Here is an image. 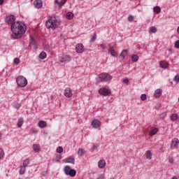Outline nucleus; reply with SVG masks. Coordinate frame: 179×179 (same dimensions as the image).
I'll return each instance as SVG.
<instances>
[{
    "label": "nucleus",
    "instance_id": "f257e3e1",
    "mask_svg": "<svg viewBox=\"0 0 179 179\" xmlns=\"http://www.w3.org/2000/svg\"><path fill=\"white\" fill-rule=\"evenodd\" d=\"M27 30V27L22 22H15L11 26L12 38H20V35L24 34Z\"/></svg>",
    "mask_w": 179,
    "mask_h": 179
},
{
    "label": "nucleus",
    "instance_id": "f03ea898",
    "mask_svg": "<svg viewBox=\"0 0 179 179\" xmlns=\"http://www.w3.org/2000/svg\"><path fill=\"white\" fill-rule=\"evenodd\" d=\"M45 26L47 29H52V30H55V29H58V27L61 26V24L57 17H50L49 19L45 22Z\"/></svg>",
    "mask_w": 179,
    "mask_h": 179
},
{
    "label": "nucleus",
    "instance_id": "7ed1b4c3",
    "mask_svg": "<svg viewBox=\"0 0 179 179\" xmlns=\"http://www.w3.org/2000/svg\"><path fill=\"white\" fill-rule=\"evenodd\" d=\"M16 83L20 86V87H26V86H27V79H26L23 76H19L16 78Z\"/></svg>",
    "mask_w": 179,
    "mask_h": 179
},
{
    "label": "nucleus",
    "instance_id": "20e7f679",
    "mask_svg": "<svg viewBox=\"0 0 179 179\" xmlns=\"http://www.w3.org/2000/svg\"><path fill=\"white\" fill-rule=\"evenodd\" d=\"M99 79L100 82H108V80L113 79V77L108 73H103L99 75Z\"/></svg>",
    "mask_w": 179,
    "mask_h": 179
},
{
    "label": "nucleus",
    "instance_id": "39448f33",
    "mask_svg": "<svg viewBox=\"0 0 179 179\" xmlns=\"http://www.w3.org/2000/svg\"><path fill=\"white\" fill-rule=\"evenodd\" d=\"M64 173L66 176H70V177H75V176H76V171L72 169L69 166L64 167Z\"/></svg>",
    "mask_w": 179,
    "mask_h": 179
},
{
    "label": "nucleus",
    "instance_id": "423d86ee",
    "mask_svg": "<svg viewBox=\"0 0 179 179\" xmlns=\"http://www.w3.org/2000/svg\"><path fill=\"white\" fill-rule=\"evenodd\" d=\"M64 96L67 99H71V97L73 96V93H72V90H71V88L69 87L65 88L64 91Z\"/></svg>",
    "mask_w": 179,
    "mask_h": 179
},
{
    "label": "nucleus",
    "instance_id": "0eeeda50",
    "mask_svg": "<svg viewBox=\"0 0 179 179\" xmlns=\"http://www.w3.org/2000/svg\"><path fill=\"white\" fill-rule=\"evenodd\" d=\"M91 125L92 128H94V129H97V128H100L101 126V122L100 120L95 119L92 121Z\"/></svg>",
    "mask_w": 179,
    "mask_h": 179
},
{
    "label": "nucleus",
    "instance_id": "6e6552de",
    "mask_svg": "<svg viewBox=\"0 0 179 179\" xmlns=\"http://www.w3.org/2000/svg\"><path fill=\"white\" fill-rule=\"evenodd\" d=\"M15 15H10L8 17H6V22L7 23V24L8 25H11L13 24V23H15Z\"/></svg>",
    "mask_w": 179,
    "mask_h": 179
},
{
    "label": "nucleus",
    "instance_id": "1a4fd4ad",
    "mask_svg": "<svg viewBox=\"0 0 179 179\" xmlns=\"http://www.w3.org/2000/svg\"><path fill=\"white\" fill-rule=\"evenodd\" d=\"M69 59H71V57H69V55H64L59 57V61L62 64H66V62H69Z\"/></svg>",
    "mask_w": 179,
    "mask_h": 179
},
{
    "label": "nucleus",
    "instance_id": "9d476101",
    "mask_svg": "<svg viewBox=\"0 0 179 179\" xmlns=\"http://www.w3.org/2000/svg\"><path fill=\"white\" fill-rule=\"evenodd\" d=\"M83 51H85V48H83V44L78 43V45H76V52L78 54H82V52H83Z\"/></svg>",
    "mask_w": 179,
    "mask_h": 179
},
{
    "label": "nucleus",
    "instance_id": "9b49d317",
    "mask_svg": "<svg viewBox=\"0 0 179 179\" xmlns=\"http://www.w3.org/2000/svg\"><path fill=\"white\" fill-rule=\"evenodd\" d=\"M34 6L36 9H41V8H43V1L42 0H35L34 1Z\"/></svg>",
    "mask_w": 179,
    "mask_h": 179
},
{
    "label": "nucleus",
    "instance_id": "f8f14e48",
    "mask_svg": "<svg viewBox=\"0 0 179 179\" xmlns=\"http://www.w3.org/2000/svg\"><path fill=\"white\" fill-rule=\"evenodd\" d=\"M99 93L103 96H108V94H110V90H108L107 88H101L99 90Z\"/></svg>",
    "mask_w": 179,
    "mask_h": 179
},
{
    "label": "nucleus",
    "instance_id": "ddd939ff",
    "mask_svg": "<svg viewBox=\"0 0 179 179\" xmlns=\"http://www.w3.org/2000/svg\"><path fill=\"white\" fill-rule=\"evenodd\" d=\"M178 143H179L178 138H173L172 140L171 144V149H176V148H177V146H178Z\"/></svg>",
    "mask_w": 179,
    "mask_h": 179
},
{
    "label": "nucleus",
    "instance_id": "4468645a",
    "mask_svg": "<svg viewBox=\"0 0 179 179\" xmlns=\"http://www.w3.org/2000/svg\"><path fill=\"white\" fill-rule=\"evenodd\" d=\"M63 162L64 163H71V164H75V157L73 156L69 157L68 158L63 159Z\"/></svg>",
    "mask_w": 179,
    "mask_h": 179
},
{
    "label": "nucleus",
    "instance_id": "2eb2a0df",
    "mask_svg": "<svg viewBox=\"0 0 179 179\" xmlns=\"http://www.w3.org/2000/svg\"><path fill=\"white\" fill-rule=\"evenodd\" d=\"M159 66L163 69H167L169 68V62L166 60L161 61L159 62Z\"/></svg>",
    "mask_w": 179,
    "mask_h": 179
},
{
    "label": "nucleus",
    "instance_id": "dca6fc26",
    "mask_svg": "<svg viewBox=\"0 0 179 179\" xmlns=\"http://www.w3.org/2000/svg\"><path fill=\"white\" fill-rule=\"evenodd\" d=\"M32 148L35 153H40V152L41 151L40 148V145L38 144H34Z\"/></svg>",
    "mask_w": 179,
    "mask_h": 179
},
{
    "label": "nucleus",
    "instance_id": "f3484780",
    "mask_svg": "<svg viewBox=\"0 0 179 179\" xmlns=\"http://www.w3.org/2000/svg\"><path fill=\"white\" fill-rule=\"evenodd\" d=\"M162 93H163V90H162L160 89H157V90H155V92L154 93V96L157 99H159V97H160L162 96Z\"/></svg>",
    "mask_w": 179,
    "mask_h": 179
},
{
    "label": "nucleus",
    "instance_id": "a211bd4d",
    "mask_svg": "<svg viewBox=\"0 0 179 179\" xmlns=\"http://www.w3.org/2000/svg\"><path fill=\"white\" fill-rule=\"evenodd\" d=\"M98 166L99 169H104L106 167V161L101 159L98 162Z\"/></svg>",
    "mask_w": 179,
    "mask_h": 179
},
{
    "label": "nucleus",
    "instance_id": "6ab92c4d",
    "mask_svg": "<svg viewBox=\"0 0 179 179\" xmlns=\"http://www.w3.org/2000/svg\"><path fill=\"white\" fill-rule=\"evenodd\" d=\"M128 54H129V52L128 51V50H124L122 51V52L120 55V58H125V57H127V55H128Z\"/></svg>",
    "mask_w": 179,
    "mask_h": 179
},
{
    "label": "nucleus",
    "instance_id": "aec40b11",
    "mask_svg": "<svg viewBox=\"0 0 179 179\" xmlns=\"http://www.w3.org/2000/svg\"><path fill=\"white\" fill-rule=\"evenodd\" d=\"M38 125L39 128H45V127H47V122L44 120H41L38 122Z\"/></svg>",
    "mask_w": 179,
    "mask_h": 179
},
{
    "label": "nucleus",
    "instance_id": "412c9836",
    "mask_svg": "<svg viewBox=\"0 0 179 179\" xmlns=\"http://www.w3.org/2000/svg\"><path fill=\"white\" fill-rule=\"evenodd\" d=\"M152 156H153L152 151L148 150L146 152V159H148V160H152Z\"/></svg>",
    "mask_w": 179,
    "mask_h": 179
},
{
    "label": "nucleus",
    "instance_id": "4be33fe9",
    "mask_svg": "<svg viewBox=\"0 0 179 179\" xmlns=\"http://www.w3.org/2000/svg\"><path fill=\"white\" fill-rule=\"evenodd\" d=\"M66 17L68 20H71V19H73V13L72 12L67 13Z\"/></svg>",
    "mask_w": 179,
    "mask_h": 179
},
{
    "label": "nucleus",
    "instance_id": "5701e85b",
    "mask_svg": "<svg viewBox=\"0 0 179 179\" xmlns=\"http://www.w3.org/2000/svg\"><path fill=\"white\" fill-rule=\"evenodd\" d=\"M24 122V120L23 119V117H20L18 120V122H17V127L18 128H21V127L23 125V123Z\"/></svg>",
    "mask_w": 179,
    "mask_h": 179
},
{
    "label": "nucleus",
    "instance_id": "b1692460",
    "mask_svg": "<svg viewBox=\"0 0 179 179\" xmlns=\"http://www.w3.org/2000/svg\"><path fill=\"white\" fill-rule=\"evenodd\" d=\"M39 57L41 59H45L47 58V53H45V52H41L39 54Z\"/></svg>",
    "mask_w": 179,
    "mask_h": 179
},
{
    "label": "nucleus",
    "instance_id": "393cba45",
    "mask_svg": "<svg viewBox=\"0 0 179 179\" xmlns=\"http://www.w3.org/2000/svg\"><path fill=\"white\" fill-rule=\"evenodd\" d=\"M138 59H139V57H138V55H131L132 62H138Z\"/></svg>",
    "mask_w": 179,
    "mask_h": 179
},
{
    "label": "nucleus",
    "instance_id": "a878e982",
    "mask_svg": "<svg viewBox=\"0 0 179 179\" xmlns=\"http://www.w3.org/2000/svg\"><path fill=\"white\" fill-rule=\"evenodd\" d=\"M159 129L157 128H155L150 132V136H153V135H156Z\"/></svg>",
    "mask_w": 179,
    "mask_h": 179
},
{
    "label": "nucleus",
    "instance_id": "bb28decb",
    "mask_svg": "<svg viewBox=\"0 0 179 179\" xmlns=\"http://www.w3.org/2000/svg\"><path fill=\"white\" fill-rule=\"evenodd\" d=\"M85 153V151L83 148H79L78 150V156H83Z\"/></svg>",
    "mask_w": 179,
    "mask_h": 179
},
{
    "label": "nucleus",
    "instance_id": "cd10ccee",
    "mask_svg": "<svg viewBox=\"0 0 179 179\" xmlns=\"http://www.w3.org/2000/svg\"><path fill=\"white\" fill-rule=\"evenodd\" d=\"M178 120V115L174 113L171 115V121H176Z\"/></svg>",
    "mask_w": 179,
    "mask_h": 179
},
{
    "label": "nucleus",
    "instance_id": "c85d7f7f",
    "mask_svg": "<svg viewBox=\"0 0 179 179\" xmlns=\"http://www.w3.org/2000/svg\"><path fill=\"white\" fill-rule=\"evenodd\" d=\"M153 10L155 12V13L159 14L160 12H162V8H160L159 6H155L154 7Z\"/></svg>",
    "mask_w": 179,
    "mask_h": 179
},
{
    "label": "nucleus",
    "instance_id": "c756f323",
    "mask_svg": "<svg viewBox=\"0 0 179 179\" xmlns=\"http://www.w3.org/2000/svg\"><path fill=\"white\" fill-rule=\"evenodd\" d=\"M25 171H26V167L20 166V174L21 176H23V174H24Z\"/></svg>",
    "mask_w": 179,
    "mask_h": 179
},
{
    "label": "nucleus",
    "instance_id": "7c9ffc66",
    "mask_svg": "<svg viewBox=\"0 0 179 179\" xmlns=\"http://www.w3.org/2000/svg\"><path fill=\"white\" fill-rule=\"evenodd\" d=\"M29 159H26L24 162H23V164H22V167H27V166L29 165Z\"/></svg>",
    "mask_w": 179,
    "mask_h": 179
},
{
    "label": "nucleus",
    "instance_id": "2f4dec72",
    "mask_svg": "<svg viewBox=\"0 0 179 179\" xmlns=\"http://www.w3.org/2000/svg\"><path fill=\"white\" fill-rule=\"evenodd\" d=\"M150 33H156L157 31V28L156 27H151L150 28Z\"/></svg>",
    "mask_w": 179,
    "mask_h": 179
},
{
    "label": "nucleus",
    "instance_id": "473e14b6",
    "mask_svg": "<svg viewBox=\"0 0 179 179\" xmlns=\"http://www.w3.org/2000/svg\"><path fill=\"white\" fill-rule=\"evenodd\" d=\"M66 1L68 0H62L59 4V9H61L62 8V6H64V5H65V3H66Z\"/></svg>",
    "mask_w": 179,
    "mask_h": 179
},
{
    "label": "nucleus",
    "instance_id": "72a5a7b5",
    "mask_svg": "<svg viewBox=\"0 0 179 179\" xmlns=\"http://www.w3.org/2000/svg\"><path fill=\"white\" fill-rule=\"evenodd\" d=\"M110 54H111L112 57H115L117 55V52H115L114 50V49L110 48Z\"/></svg>",
    "mask_w": 179,
    "mask_h": 179
},
{
    "label": "nucleus",
    "instance_id": "f704fd0d",
    "mask_svg": "<svg viewBox=\"0 0 179 179\" xmlns=\"http://www.w3.org/2000/svg\"><path fill=\"white\" fill-rule=\"evenodd\" d=\"M5 154L3 153V150L2 148H0V160H2L3 159V156Z\"/></svg>",
    "mask_w": 179,
    "mask_h": 179
},
{
    "label": "nucleus",
    "instance_id": "c9c22d12",
    "mask_svg": "<svg viewBox=\"0 0 179 179\" xmlns=\"http://www.w3.org/2000/svg\"><path fill=\"white\" fill-rule=\"evenodd\" d=\"M96 38H97V35H96V34H94L90 40V43H94V41H96Z\"/></svg>",
    "mask_w": 179,
    "mask_h": 179
},
{
    "label": "nucleus",
    "instance_id": "e433bc0d",
    "mask_svg": "<svg viewBox=\"0 0 179 179\" xmlns=\"http://www.w3.org/2000/svg\"><path fill=\"white\" fill-rule=\"evenodd\" d=\"M62 152H64V148H62V147L59 146L57 148V153H62Z\"/></svg>",
    "mask_w": 179,
    "mask_h": 179
},
{
    "label": "nucleus",
    "instance_id": "4c0bfd02",
    "mask_svg": "<svg viewBox=\"0 0 179 179\" xmlns=\"http://www.w3.org/2000/svg\"><path fill=\"white\" fill-rule=\"evenodd\" d=\"M146 99H148V97L146 96V94H143L141 95V100H142V101H145Z\"/></svg>",
    "mask_w": 179,
    "mask_h": 179
},
{
    "label": "nucleus",
    "instance_id": "58836bf2",
    "mask_svg": "<svg viewBox=\"0 0 179 179\" xmlns=\"http://www.w3.org/2000/svg\"><path fill=\"white\" fill-rule=\"evenodd\" d=\"M173 80L176 83H178L179 82V73H178L173 78Z\"/></svg>",
    "mask_w": 179,
    "mask_h": 179
},
{
    "label": "nucleus",
    "instance_id": "ea45409f",
    "mask_svg": "<svg viewBox=\"0 0 179 179\" xmlns=\"http://www.w3.org/2000/svg\"><path fill=\"white\" fill-rule=\"evenodd\" d=\"M14 64H15L16 65H19V64H20V59H19V58H15Z\"/></svg>",
    "mask_w": 179,
    "mask_h": 179
},
{
    "label": "nucleus",
    "instance_id": "a19ab883",
    "mask_svg": "<svg viewBox=\"0 0 179 179\" xmlns=\"http://www.w3.org/2000/svg\"><path fill=\"white\" fill-rule=\"evenodd\" d=\"M30 131L32 134H37V129L36 128L32 127Z\"/></svg>",
    "mask_w": 179,
    "mask_h": 179
},
{
    "label": "nucleus",
    "instance_id": "79ce46f5",
    "mask_svg": "<svg viewBox=\"0 0 179 179\" xmlns=\"http://www.w3.org/2000/svg\"><path fill=\"white\" fill-rule=\"evenodd\" d=\"M99 47L101 48V50H105L106 49V45L102 43L99 45Z\"/></svg>",
    "mask_w": 179,
    "mask_h": 179
},
{
    "label": "nucleus",
    "instance_id": "37998d69",
    "mask_svg": "<svg viewBox=\"0 0 179 179\" xmlns=\"http://www.w3.org/2000/svg\"><path fill=\"white\" fill-rule=\"evenodd\" d=\"M175 47L176 48H179V41L175 42Z\"/></svg>",
    "mask_w": 179,
    "mask_h": 179
},
{
    "label": "nucleus",
    "instance_id": "c03bdc74",
    "mask_svg": "<svg viewBox=\"0 0 179 179\" xmlns=\"http://www.w3.org/2000/svg\"><path fill=\"white\" fill-rule=\"evenodd\" d=\"M97 179H104V174H100L99 176H98V178H97Z\"/></svg>",
    "mask_w": 179,
    "mask_h": 179
},
{
    "label": "nucleus",
    "instance_id": "a18cd8bd",
    "mask_svg": "<svg viewBox=\"0 0 179 179\" xmlns=\"http://www.w3.org/2000/svg\"><path fill=\"white\" fill-rule=\"evenodd\" d=\"M169 162L170 163H174V159L173 157H169Z\"/></svg>",
    "mask_w": 179,
    "mask_h": 179
},
{
    "label": "nucleus",
    "instance_id": "49530a36",
    "mask_svg": "<svg viewBox=\"0 0 179 179\" xmlns=\"http://www.w3.org/2000/svg\"><path fill=\"white\" fill-rule=\"evenodd\" d=\"M128 19H129V22H132V20H134V16L130 15V16H129Z\"/></svg>",
    "mask_w": 179,
    "mask_h": 179
},
{
    "label": "nucleus",
    "instance_id": "de8ad7c7",
    "mask_svg": "<svg viewBox=\"0 0 179 179\" xmlns=\"http://www.w3.org/2000/svg\"><path fill=\"white\" fill-rule=\"evenodd\" d=\"M55 3H56L57 5H59H59H61V2H59L58 0H55Z\"/></svg>",
    "mask_w": 179,
    "mask_h": 179
},
{
    "label": "nucleus",
    "instance_id": "09e8293b",
    "mask_svg": "<svg viewBox=\"0 0 179 179\" xmlns=\"http://www.w3.org/2000/svg\"><path fill=\"white\" fill-rule=\"evenodd\" d=\"M30 38L31 40V45L33 44V43H34V38H33V36H30Z\"/></svg>",
    "mask_w": 179,
    "mask_h": 179
},
{
    "label": "nucleus",
    "instance_id": "8fccbe9b",
    "mask_svg": "<svg viewBox=\"0 0 179 179\" xmlns=\"http://www.w3.org/2000/svg\"><path fill=\"white\" fill-rule=\"evenodd\" d=\"M129 80H128L127 78L123 80V83H124L126 84L129 83Z\"/></svg>",
    "mask_w": 179,
    "mask_h": 179
},
{
    "label": "nucleus",
    "instance_id": "3c124183",
    "mask_svg": "<svg viewBox=\"0 0 179 179\" xmlns=\"http://www.w3.org/2000/svg\"><path fill=\"white\" fill-rule=\"evenodd\" d=\"M15 108H20V105H19V103H17Z\"/></svg>",
    "mask_w": 179,
    "mask_h": 179
},
{
    "label": "nucleus",
    "instance_id": "603ef678",
    "mask_svg": "<svg viewBox=\"0 0 179 179\" xmlns=\"http://www.w3.org/2000/svg\"><path fill=\"white\" fill-rule=\"evenodd\" d=\"M169 52H173V48H169Z\"/></svg>",
    "mask_w": 179,
    "mask_h": 179
},
{
    "label": "nucleus",
    "instance_id": "864d4df0",
    "mask_svg": "<svg viewBox=\"0 0 179 179\" xmlns=\"http://www.w3.org/2000/svg\"><path fill=\"white\" fill-rule=\"evenodd\" d=\"M3 3V0H0V5H2Z\"/></svg>",
    "mask_w": 179,
    "mask_h": 179
},
{
    "label": "nucleus",
    "instance_id": "5fc2aeb1",
    "mask_svg": "<svg viewBox=\"0 0 179 179\" xmlns=\"http://www.w3.org/2000/svg\"><path fill=\"white\" fill-rule=\"evenodd\" d=\"M171 179H178L177 176H173Z\"/></svg>",
    "mask_w": 179,
    "mask_h": 179
},
{
    "label": "nucleus",
    "instance_id": "6e6d98bb",
    "mask_svg": "<svg viewBox=\"0 0 179 179\" xmlns=\"http://www.w3.org/2000/svg\"><path fill=\"white\" fill-rule=\"evenodd\" d=\"M0 139H2V133L0 132Z\"/></svg>",
    "mask_w": 179,
    "mask_h": 179
},
{
    "label": "nucleus",
    "instance_id": "4d7b16f0",
    "mask_svg": "<svg viewBox=\"0 0 179 179\" xmlns=\"http://www.w3.org/2000/svg\"><path fill=\"white\" fill-rule=\"evenodd\" d=\"M177 31H178V34H179V25H178V27Z\"/></svg>",
    "mask_w": 179,
    "mask_h": 179
},
{
    "label": "nucleus",
    "instance_id": "13d9d810",
    "mask_svg": "<svg viewBox=\"0 0 179 179\" xmlns=\"http://www.w3.org/2000/svg\"><path fill=\"white\" fill-rule=\"evenodd\" d=\"M178 101H179V98H178Z\"/></svg>",
    "mask_w": 179,
    "mask_h": 179
}]
</instances>
